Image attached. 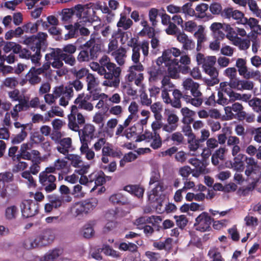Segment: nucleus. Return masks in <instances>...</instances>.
Returning <instances> with one entry per match:
<instances>
[{
	"label": "nucleus",
	"mask_w": 261,
	"mask_h": 261,
	"mask_svg": "<svg viewBox=\"0 0 261 261\" xmlns=\"http://www.w3.org/2000/svg\"><path fill=\"white\" fill-rule=\"evenodd\" d=\"M62 253L63 250L59 248L50 250L44 255L41 261H56Z\"/></svg>",
	"instance_id": "obj_33"
},
{
	"label": "nucleus",
	"mask_w": 261,
	"mask_h": 261,
	"mask_svg": "<svg viewBox=\"0 0 261 261\" xmlns=\"http://www.w3.org/2000/svg\"><path fill=\"white\" fill-rule=\"evenodd\" d=\"M246 226L254 229L258 224V220L256 217L248 214L244 219Z\"/></svg>",
	"instance_id": "obj_53"
},
{
	"label": "nucleus",
	"mask_w": 261,
	"mask_h": 261,
	"mask_svg": "<svg viewBox=\"0 0 261 261\" xmlns=\"http://www.w3.org/2000/svg\"><path fill=\"white\" fill-rule=\"evenodd\" d=\"M67 160L65 156L64 158L58 159L54 162L57 170L64 174L68 173L70 170V165Z\"/></svg>",
	"instance_id": "obj_27"
},
{
	"label": "nucleus",
	"mask_w": 261,
	"mask_h": 261,
	"mask_svg": "<svg viewBox=\"0 0 261 261\" xmlns=\"http://www.w3.org/2000/svg\"><path fill=\"white\" fill-rule=\"evenodd\" d=\"M237 28H232V29L226 35V38L231 42V43L237 47L240 50H246L250 45V41L248 39H242L237 36Z\"/></svg>",
	"instance_id": "obj_8"
},
{
	"label": "nucleus",
	"mask_w": 261,
	"mask_h": 261,
	"mask_svg": "<svg viewBox=\"0 0 261 261\" xmlns=\"http://www.w3.org/2000/svg\"><path fill=\"white\" fill-rule=\"evenodd\" d=\"M180 27L183 31L193 33L196 30L197 24L195 22L192 20L186 21L184 23L183 20L180 17Z\"/></svg>",
	"instance_id": "obj_47"
},
{
	"label": "nucleus",
	"mask_w": 261,
	"mask_h": 261,
	"mask_svg": "<svg viewBox=\"0 0 261 261\" xmlns=\"http://www.w3.org/2000/svg\"><path fill=\"white\" fill-rule=\"evenodd\" d=\"M203 71L208 75L211 78H204L203 81L204 83L208 86H213L219 83L218 79L219 72L215 67L208 68L203 70Z\"/></svg>",
	"instance_id": "obj_19"
},
{
	"label": "nucleus",
	"mask_w": 261,
	"mask_h": 261,
	"mask_svg": "<svg viewBox=\"0 0 261 261\" xmlns=\"http://www.w3.org/2000/svg\"><path fill=\"white\" fill-rule=\"evenodd\" d=\"M143 70L144 67L141 64L130 66L129 68V73L126 75L127 81L129 82L134 81L138 75V74L135 71H141Z\"/></svg>",
	"instance_id": "obj_39"
},
{
	"label": "nucleus",
	"mask_w": 261,
	"mask_h": 261,
	"mask_svg": "<svg viewBox=\"0 0 261 261\" xmlns=\"http://www.w3.org/2000/svg\"><path fill=\"white\" fill-rule=\"evenodd\" d=\"M79 109L78 106H72L71 107L70 113L68 115V127L73 131L79 130V125L76 123V116L80 113L79 112Z\"/></svg>",
	"instance_id": "obj_21"
},
{
	"label": "nucleus",
	"mask_w": 261,
	"mask_h": 261,
	"mask_svg": "<svg viewBox=\"0 0 261 261\" xmlns=\"http://www.w3.org/2000/svg\"><path fill=\"white\" fill-rule=\"evenodd\" d=\"M167 88H164L162 91V98L166 103H170L173 107L179 108V90L175 89L173 92V99H171L168 93Z\"/></svg>",
	"instance_id": "obj_16"
},
{
	"label": "nucleus",
	"mask_w": 261,
	"mask_h": 261,
	"mask_svg": "<svg viewBox=\"0 0 261 261\" xmlns=\"http://www.w3.org/2000/svg\"><path fill=\"white\" fill-rule=\"evenodd\" d=\"M245 158V155L239 153L234 156L233 163L231 164L232 167L237 171H242L244 168L243 160Z\"/></svg>",
	"instance_id": "obj_31"
},
{
	"label": "nucleus",
	"mask_w": 261,
	"mask_h": 261,
	"mask_svg": "<svg viewBox=\"0 0 261 261\" xmlns=\"http://www.w3.org/2000/svg\"><path fill=\"white\" fill-rule=\"evenodd\" d=\"M180 112L183 116L182 122L184 124H190L193 121V116L195 114V112L186 107L182 108Z\"/></svg>",
	"instance_id": "obj_41"
},
{
	"label": "nucleus",
	"mask_w": 261,
	"mask_h": 261,
	"mask_svg": "<svg viewBox=\"0 0 261 261\" xmlns=\"http://www.w3.org/2000/svg\"><path fill=\"white\" fill-rule=\"evenodd\" d=\"M41 160L36 159L32 160V164L29 168V171L33 175H36L40 170V164Z\"/></svg>",
	"instance_id": "obj_56"
},
{
	"label": "nucleus",
	"mask_w": 261,
	"mask_h": 261,
	"mask_svg": "<svg viewBox=\"0 0 261 261\" xmlns=\"http://www.w3.org/2000/svg\"><path fill=\"white\" fill-rule=\"evenodd\" d=\"M64 56L60 51V48H50V51L45 56V61L50 62L54 68L60 69L63 66Z\"/></svg>",
	"instance_id": "obj_9"
},
{
	"label": "nucleus",
	"mask_w": 261,
	"mask_h": 261,
	"mask_svg": "<svg viewBox=\"0 0 261 261\" xmlns=\"http://www.w3.org/2000/svg\"><path fill=\"white\" fill-rule=\"evenodd\" d=\"M167 121V123L163 125V130L168 133L175 130L178 126V116L173 113H170L168 115Z\"/></svg>",
	"instance_id": "obj_20"
},
{
	"label": "nucleus",
	"mask_w": 261,
	"mask_h": 261,
	"mask_svg": "<svg viewBox=\"0 0 261 261\" xmlns=\"http://www.w3.org/2000/svg\"><path fill=\"white\" fill-rule=\"evenodd\" d=\"M95 128L93 125L91 124H86L83 129H80L79 126V130L75 132H78L81 144H88L94 136Z\"/></svg>",
	"instance_id": "obj_13"
},
{
	"label": "nucleus",
	"mask_w": 261,
	"mask_h": 261,
	"mask_svg": "<svg viewBox=\"0 0 261 261\" xmlns=\"http://www.w3.org/2000/svg\"><path fill=\"white\" fill-rule=\"evenodd\" d=\"M81 47L83 48L79 54L77 60L80 62L95 60L101 51V40L92 34L90 39Z\"/></svg>",
	"instance_id": "obj_4"
},
{
	"label": "nucleus",
	"mask_w": 261,
	"mask_h": 261,
	"mask_svg": "<svg viewBox=\"0 0 261 261\" xmlns=\"http://www.w3.org/2000/svg\"><path fill=\"white\" fill-rule=\"evenodd\" d=\"M126 50L123 47H120L112 53V56L115 58L116 62L121 66L124 64L126 57Z\"/></svg>",
	"instance_id": "obj_29"
},
{
	"label": "nucleus",
	"mask_w": 261,
	"mask_h": 261,
	"mask_svg": "<svg viewBox=\"0 0 261 261\" xmlns=\"http://www.w3.org/2000/svg\"><path fill=\"white\" fill-rule=\"evenodd\" d=\"M47 37L46 33L40 32L36 35L25 37L23 43L27 45L29 49H22L20 45L14 42H7L4 46L3 50L6 53L12 50L14 54H19L20 58L30 59L35 65L39 64L42 57L41 52H45L48 45Z\"/></svg>",
	"instance_id": "obj_1"
},
{
	"label": "nucleus",
	"mask_w": 261,
	"mask_h": 261,
	"mask_svg": "<svg viewBox=\"0 0 261 261\" xmlns=\"http://www.w3.org/2000/svg\"><path fill=\"white\" fill-rule=\"evenodd\" d=\"M216 60L217 59L215 56H208L205 57V60L202 64L203 70H204L214 67Z\"/></svg>",
	"instance_id": "obj_62"
},
{
	"label": "nucleus",
	"mask_w": 261,
	"mask_h": 261,
	"mask_svg": "<svg viewBox=\"0 0 261 261\" xmlns=\"http://www.w3.org/2000/svg\"><path fill=\"white\" fill-rule=\"evenodd\" d=\"M191 7V3H188L182 7V13L185 15L186 18L194 16L195 10Z\"/></svg>",
	"instance_id": "obj_63"
},
{
	"label": "nucleus",
	"mask_w": 261,
	"mask_h": 261,
	"mask_svg": "<svg viewBox=\"0 0 261 261\" xmlns=\"http://www.w3.org/2000/svg\"><path fill=\"white\" fill-rule=\"evenodd\" d=\"M195 221L194 225L196 230L204 232L210 228L212 219L207 213H202L196 218Z\"/></svg>",
	"instance_id": "obj_14"
},
{
	"label": "nucleus",
	"mask_w": 261,
	"mask_h": 261,
	"mask_svg": "<svg viewBox=\"0 0 261 261\" xmlns=\"http://www.w3.org/2000/svg\"><path fill=\"white\" fill-rule=\"evenodd\" d=\"M83 208H84L85 213H88L91 211L97 205V202L95 200H88L84 201H81Z\"/></svg>",
	"instance_id": "obj_60"
},
{
	"label": "nucleus",
	"mask_w": 261,
	"mask_h": 261,
	"mask_svg": "<svg viewBox=\"0 0 261 261\" xmlns=\"http://www.w3.org/2000/svg\"><path fill=\"white\" fill-rule=\"evenodd\" d=\"M79 27V23H75L74 25L72 24L65 25V28L69 32L65 35V39L67 40L70 38L76 37L78 35V27Z\"/></svg>",
	"instance_id": "obj_44"
},
{
	"label": "nucleus",
	"mask_w": 261,
	"mask_h": 261,
	"mask_svg": "<svg viewBox=\"0 0 261 261\" xmlns=\"http://www.w3.org/2000/svg\"><path fill=\"white\" fill-rule=\"evenodd\" d=\"M18 215V209L15 205L7 207L5 210V218L7 220L11 221L16 219Z\"/></svg>",
	"instance_id": "obj_34"
},
{
	"label": "nucleus",
	"mask_w": 261,
	"mask_h": 261,
	"mask_svg": "<svg viewBox=\"0 0 261 261\" xmlns=\"http://www.w3.org/2000/svg\"><path fill=\"white\" fill-rule=\"evenodd\" d=\"M162 219L160 216H151L150 217H140L137 219L135 221V224L137 225H141L145 224L146 223L151 224L154 227L156 226L158 227V224L162 221Z\"/></svg>",
	"instance_id": "obj_22"
},
{
	"label": "nucleus",
	"mask_w": 261,
	"mask_h": 261,
	"mask_svg": "<svg viewBox=\"0 0 261 261\" xmlns=\"http://www.w3.org/2000/svg\"><path fill=\"white\" fill-rule=\"evenodd\" d=\"M180 43L184 50H191L194 48L195 42L186 34L180 33Z\"/></svg>",
	"instance_id": "obj_35"
},
{
	"label": "nucleus",
	"mask_w": 261,
	"mask_h": 261,
	"mask_svg": "<svg viewBox=\"0 0 261 261\" xmlns=\"http://www.w3.org/2000/svg\"><path fill=\"white\" fill-rule=\"evenodd\" d=\"M109 200L113 204L124 205L128 203L127 198L120 193H118L112 195Z\"/></svg>",
	"instance_id": "obj_36"
},
{
	"label": "nucleus",
	"mask_w": 261,
	"mask_h": 261,
	"mask_svg": "<svg viewBox=\"0 0 261 261\" xmlns=\"http://www.w3.org/2000/svg\"><path fill=\"white\" fill-rule=\"evenodd\" d=\"M191 64V60L188 55H181L180 52V72L182 73H187L190 70L189 65Z\"/></svg>",
	"instance_id": "obj_38"
},
{
	"label": "nucleus",
	"mask_w": 261,
	"mask_h": 261,
	"mask_svg": "<svg viewBox=\"0 0 261 261\" xmlns=\"http://www.w3.org/2000/svg\"><path fill=\"white\" fill-rule=\"evenodd\" d=\"M227 151V149L225 146L220 147L217 149L212 155L211 160L212 164L215 166H217L219 164V160H224V155Z\"/></svg>",
	"instance_id": "obj_28"
},
{
	"label": "nucleus",
	"mask_w": 261,
	"mask_h": 261,
	"mask_svg": "<svg viewBox=\"0 0 261 261\" xmlns=\"http://www.w3.org/2000/svg\"><path fill=\"white\" fill-rule=\"evenodd\" d=\"M102 155H109V156L113 158H120L122 155L120 151H115L111 146V145L109 143L106 144V146H104L102 148Z\"/></svg>",
	"instance_id": "obj_40"
},
{
	"label": "nucleus",
	"mask_w": 261,
	"mask_h": 261,
	"mask_svg": "<svg viewBox=\"0 0 261 261\" xmlns=\"http://www.w3.org/2000/svg\"><path fill=\"white\" fill-rule=\"evenodd\" d=\"M179 56V49L176 47H171L164 50L162 55L158 58L156 63L159 67L163 63L167 68L168 72L172 78H176L178 76L179 65L176 57Z\"/></svg>",
	"instance_id": "obj_2"
},
{
	"label": "nucleus",
	"mask_w": 261,
	"mask_h": 261,
	"mask_svg": "<svg viewBox=\"0 0 261 261\" xmlns=\"http://www.w3.org/2000/svg\"><path fill=\"white\" fill-rule=\"evenodd\" d=\"M35 67H32L26 74L25 77L27 81L32 85L39 83L41 79L34 70Z\"/></svg>",
	"instance_id": "obj_37"
},
{
	"label": "nucleus",
	"mask_w": 261,
	"mask_h": 261,
	"mask_svg": "<svg viewBox=\"0 0 261 261\" xmlns=\"http://www.w3.org/2000/svg\"><path fill=\"white\" fill-rule=\"evenodd\" d=\"M208 256L211 259L210 261H225L224 259L222 257L220 253L216 248L210 249L208 252Z\"/></svg>",
	"instance_id": "obj_54"
},
{
	"label": "nucleus",
	"mask_w": 261,
	"mask_h": 261,
	"mask_svg": "<svg viewBox=\"0 0 261 261\" xmlns=\"http://www.w3.org/2000/svg\"><path fill=\"white\" fill-rule=\"evenodd\" d=\"M249 105L256 112H261V99L254 98L248 101Z\"/></svg>",
	"instance_id": "obj_64"
},
{
	"label": "nucleus",
	"mask_w": 261,
	"mask_h": 261,
	"mask_svg": "<svg viewBox=\"0 0 261 261\" xmlns=\"http://www.w3.org/2000/svg\"><path fill=\"white\" fill-rule=\"evenodd\" d=\"M27 136L28 133L25 130V128L23 127L21 129L20 133L11 137V143L13 144H19L24 140Z\"/></svg>",
	"instance_id": "obj_49"
},
{
	"label": "nucleus",
	"mask_w": 261,
	"mask_h": 261,
	"mask_svg": "<svg viewBox=\"0 0 261 261\" xmlns=\"http://www.w3.org/2000/svg\"><path fill=\"white\" fill-rule=\"evenodd\" d=\"M151 112L154 114V116L156 120H161L162 115L161 112L162 110V105L160 102H156L150 106Z\"/></svg>",
	"instance_id": "obj_51"
},
{
	"label": "nucleus",
	"mask_w": 261,
	"mask_h": 261,
	"mask_svg": "<svg viewBox=\"0 0 261 261\" xmlns=\"http://www.w3.org/2000/svg\"><path fill=\"white\" fill-rule=\"evenodd\" d=\"M178 241L177 239L174 240L173 238H168L164 242L160 241L153 243V246L159 250H170L172 248V243H176Z\"/></svg>",
	"instance_id": "obj_30"
},
{
	"label": "nucleus",
	"mask_w": 261,
	"mask_h": 261,
	"mask_svg": "<svg viewBox=\"0 0 261 261\" xmlns=\"http://www.w3.org/2000/svg\"><path fill=\"white\" fill-rule=\"evenodd\" d=\"M105 176V175L103 172L98 174H91L89 175L90 181L92 182L93 181H94V184L96 186H102L106 181Z\"/></svg>",
	"instance_id": "obj_43"
},
{
	"label": "nucleus",
	"mask_w": 261,
	"mask_h": 261,
	"mask_svg": "<svg viewBox=\"0 0 261 261\" xmlns=\"http://www.w3.org/2000/svg\"><path fill=\"white\" fill-rule=\"evenodd\" d=\"M66 159L70 161L69 164L70 166H72L74 167H80L83 165V161H82L81 157L77 154H69L67 156H66Z\"/></svg>",
	"instance_id": "obj_45"
},
{
	"label": "nucleus",
	"mask_w": 261,
	"mask_h": 261,
	"mask_svg": "<svg viewBox=\"0 0 261 261\" xmlns=\"http://www.w3.org/2000/svg\"><path fill=\"white\" fill-rule=\"evenodd\" d=\"M187 141L188 143V148L190 151H196L199 146V141L195 139V136H192V138L189 139H185L184 137L180 136V143H183Z\"/></svg>",
	"instance_id": "obj_42"
},
{
	"label": "nucleus",
	"mask_w": 261,
	"mask_h": 261,
	"mask_svg": "<svg viewBox=\"0 0 261 261\" xmlns=\"http://www.w3.org/2000/svg\"><path fill=\"white\" fill-rule=\"evenodd\" d=\"M20 207L22 216L25 218L34 216L39 211L38 203L31 199L23 200L20 203Z\"/></svg>",
	"instance_id": "obj_6"
},
{
	"label": "nucleus",
	"mask_w": 261,
	"mask_h": 261,
	"mask_svg": "<svg viewBox=\"0 0 261 261\" xmlns=\"http://www.w3.org/2000/svg\"><path fill=\"white\" fill-rule=\"evenodd\" d=\"M243 109L244 108L241 103L235 102L231 106L225 107L224 110L228 119L231 120L236 118L235 114L232 113V111L236 113L238 119L241 117L243 118L245 116V112L243 111Z\"/></svg>",
	"instance_id": "obj_15"
},
{
	"label": "nucleus",
	"mask_w": 261,
	"mask_h": 261,
	"mask_svg": "<svg viewBox=\"0 0 261 261\" xmlns=\"http://www.w3.org/2000/svg\"><path fill=\"white\" fill-rule=\"evenodd\" d=\"M223 28V24L220 22H214L213 23L211 27V30L215 34H219V37L221 38H223L225 34L220 31L221 29Z\"/></svg>",
	"instance_id": "obj_61"
},
{
	"label": "nucleus",
	"mask_w": 261,
	"mask_h": 261,
	"mask_svg": "<svg viewBox=\"0 0 261 261\" xmlns=\"http://www.w3.org/2000/svg\"><path fill=\"white\" fill-rule=\"evenodd\" d=\"M123 190L133 195L138 198L143 196L144 189L139 185H127L123 188Z\"/></svg>",
	"instance_id": "obj_32"
},
{
	"label": "nucleus",
	"mask_w": 261,
	"mask_h": 261,
	"mask_svg": "<svg viewBox=\"0 0 261 261\" xmlns=\"http://www.w3.org/2000/svg\"><path fill=\"white\" fill-rule=\"evenodd\" d=\"M148 73L149 75V81L153 82L162 79L163 76H164V74H166L165 70L155 66L150 67L148 69Z\"/></svg>",
	"instance_id": "obj_24"
},
{
	"label": "nucleus",
	"mask_w": 261,
	"mask_h": 261,
	"mask_svg": "<svg viewBox=\"0 0 261 261\" xmlns=\"http://www.w3.org/2000/svg\"><path fill=\"white\" fill-rule=\"evenodd\" d=\"M71 9L73 10V15H75L76 17L79 18H81L83 17V18H85L84 21H87L89 22L96 21L98 19L99 20V18L95 16V12L94 10H92V13L93 16V18H90L89 17L87 16V14L88 12V10L85 11V8L82 5L79 4L74 6V7L72 8Z\"/></svg>",
	"instance_id": "obj_18"
},
{
	"label": "nucleus",
	"mask_w": 261,
	"mask_h": 261,
	"mask_svg": "<svg viewBox=\"0 0 261 261\" xmlns=\"http://www.w3.org/2000/svg\"><path fill=\"white\" fill-rule=\"evenodd\" d=\"M224 75L229 79V85L233 82L238 81L237 79V71L234 67H228L224 71Z\"/></svg>",
	"instance_id": "obj_50"
},
{
	"label": "nucleus",
	"mask_w": 261,
	"mask_h": 261,
	"mask_svg": "<svg viewBox=\"0 0 261 261\" xmlns=\"http://www.w3.org/2000/svg\"><path fill=\"white\" fill-rule=\"evenodd\" d=\"M49 202L53 204L55 208L60 207L62 204L64 199H61L59 196L55 195H49L47 196Z\"/></svg>",
	"instance_id": "obj_58"
},
{
	"label": "nucleus",
	"mask_w": 261,
	"mask_h": 261,
	"mask_svg": "<svg viewBox=\"0 0 261 261\" xmlns=\"http://www.w3.org/2000/svg\"><path fill=\"white\" fill-rule=\"evenodd\" d=\"M54 93L56 97H61L59 100L60 105L66 107L69 101L73 96V91L71 87L61 86L55 88Z\"/></svg>",
	"instance_id": "obj_7"
},
{
	"label": "nucleus",
	"mask_w": 261,
	"mask_h": 261,
	"mask_svg": "<svg viewBox=\"0 0 261 261\" xmlns=\"http://www.w3.org/2000/svg\"><path fill=\"white\" fill-rule=\"evenodd\" d=\"M59 145L57 147V150L61 153L67 156L72 147V141L70 138H64L58 142Z\"/></svg>",
	"instance_id": "obj_23"
},
{
	"label": "nucleus",
	"mask_w": 261,
	"mask_h": 261,
	"mask_svg": "<svg viewBox=\"0 0 261 261\" xmlns=\"http://www.w3.org/2000/svg\"><path fill=\"white\" fill-rule=\"evenodd\" d=\"M132 51L133 54L132 56V60L134 63L136 64V65L141 64L140 63V46H137L136 44L135 45H132Z\"/></svg>",
	"instance_id": "obj_57"
},
{
	"label": "nucleus",
	"mask_w": 261,
	"mask_h": 261,
	"mask_svg": "<svg viewBox=\"0 0 261 261\" xmlns=\"http://www.w3.org/2000/svg\"><path fill=\"white\" fill-rule=\"evenodd\" d=\"M119 249L122 251H128L132 252L137 251L138 247L137 246L133 243H128L125 242H122L120 243L119 245Z\"/></svg>",
	"instance_id": "obj_55"
},
{
	"label": "nucleus",
	"mask_w": 261,
	"mask_h": 261,
	"mask_svg": "<svg viewBox=\"0 0 261 261\" xmlns=\"http://www.w3.org/2000/svg\"><path fill=\"white\" fill-rule=\"evenodd\" d=\"M54 235L51 229L43 230L35 238H29L24 240L23 247L27 249L45 246L50 244L54 239Z\"/></svg>",
	"instance_id": "obj_5"
},
{
	"label": "nucleus",
	"mask_w": 261,
	"mask_h": 261,
	"mask_svg": "<svg viewBox=\"0 0 261 261\" xmlns=\"http://www.w3.org/2000/svg\"><path fill=\"white\" fill-rule=\"evenodd\" d=\"M236 66L238 68L239 74L245 79H249L260 76V72L258 70H248L246 66V61L243 58H238L237 60Z\"/></svg>",
	"instance_id": "obj_10"
},
{
	"label": "nucleus",
	"mask_w": 261,
	"mask_h": 261,
	"mask_svg": "<svg viewBox=\"0 0 261 261\" xmlns=\"http://www.w3.org/2000/svg\"><path fill=\"white\" fill-rule=\"evenodd\" d=\"M133 24V21L126 16V13H121L120 19L117 23L118 35H119L120 36H123L124 34V31L128 30Z\"/></svg>",
	"instance_id": "obj_17"
},
{
	"label": "nucleus",
	"mask_w": 261,
	"mask_h": 261,
	"mask_svg": "<svg viewBox=\"0 0 261 261\" xmlns=\"http://www.w3.org/2000/svg\"><path fill=\"white\" fill-rule=\"evenodd\" d=\"M208 8L207 4L202 3L196 6L195 10V16L199 18H203L206 16V11Z\"/></svg>",
	"instance_id": "obj_48"
},
{
	"label": "nucleus",
	"mask_w": 261,
	"mask_h": 261,
	"mask_svg": "<svg viewBox=\"0 0 261 261\" xmlns=\"http://www.w3.org/2000/svg\"><path fill=\"white\" fill-rule=\"evenodd\" d=\"M84 94H80L75 99L74 103L78 105V108L80 109H83L87 111H91L93 109L92 104L88 102L87 100L84 98Z\"/></svg>",
	"instance_id": "obj_26"
},
{
	"label": "nucleus",
	"mask_w": 261,
	"mask_h": 261,
	"mask_svg": "<svg viewBox=\"0 0 261 261\" xmlns=\"http://www.w3.org/2000/svg\"><path fill=\"white\" fill-rule=\"evenodd\" d=\"M39 180L47 193L51 192L56 188L55 184L56 177L53 175H48L45 173L41 172L39 175Z\"/></svg>",
	"instance_id": "obj_12"
},
{
	"label": "nucleus",
	"mask_w": 261,
	"mask_h": 261,
	"mask_svg": "<svg viewBox=\"0 0 261 261\" xmlns=\"http://www.w3.org/2000/svg\"><path fill=\"white\" fill-rule=\"evenodd\" d=\"M204 28L202 25H199L198 30L194 33V36L197 39L198 46L200 45L201 43L205 40V35L204 33Z\"/></svg>",
	"instance_id": "obj_59"
},
{
	"label": "nucleus",
	"mask_w": 261,
	"mask_h": 261,
	"mask_svg": "<svg viewBox=\"0 0 261 261\" xmlns=\"http://www.w3.org/2000/svg\"><path fill=\"white\" fill-rule=\"evenodd\" d=\"M99 62L104 67V75L106 79L103 82V85L117 88L120 83V75L121 69L116 64L111 62L110 58L106 55L103 56L99 60Z\"/></svg>",
	"instance_id": "obj_3"
},
{
	"label": "nucleus",
	"mask_w": 261,
	"mask_h": 261,
	"mask_svg": "<svg viewBox=\"0 0 261 261\" xmlns=\"http://www.w3.org/2000/svg\"><path fill=\"white\" fill-rule=\"evenodd\" d=\"M77 47L74 44H67L60 48V51L64 56V62L66 64L73 66L76 63L73 54L76 51Z\"/></svg>",
	"instance_id": "obj_11"
},
{
	"label": "nucleus",
	"mask_w": 261,
	"mask_h": 261,
	"mask_svg": "<svg viewBox=\"0 0 261 261\" xmlns=\"http://www.w3.org/2000/svg\"><path fill=\"white\" fill-rule=\"evenodd\" d=\"M80 151L81 154L85 155L88 160H92L95 157L94 152L89 148L88 144H81Z\"/></svg>",
	"instance_id": "obj_46"
},
{
	"label": "nucleus",
	"mask_w": 261,
	"mask_h": 261,
	"mask_svg": "<svg viewBox=\"0 0 261 261\" xmlns=\"http://www.w3.org/2000/svg\"><path fill=\"white\" fill-rule=\"evenodd\" d=\"M31 174L32 173L28 170L22 171L21 173V177L26 180L25 182L29 188L35 187L36 186V181Z\"/></svg>",
	"instance_id": "obj_52"
},
{
	"label": "nucleus",
	"mask_w": 261,
	"mask_h": 261,
	"mask_svg": "<svg viewBox=\"0 0 261 261\" xmlns=\"http://www.w3.org/2000/svg\"><path fill=\"white\" fill-rule=\"evenodd\" d=\"M230 86L238 90H251L253 88L254 84L253 82L250 81L238 80V81L231 83Z\"/></svg>",
	"instance_id": "obj_25"
}]
</instances>
